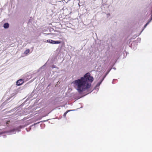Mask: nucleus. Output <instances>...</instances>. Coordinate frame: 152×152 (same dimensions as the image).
Instances as JSON below:
<instances>
[{"label": "nucleus", "instance_id": "f257e3e1", "mask_svg": "<svg viewBox=\"0 0 152 152\" xmlns=\"http://www.w3.org/2000/svg\"><path fill=\"white\" fill-rule=\"evenodd\" d=\"M94 80L93 77L89 72L86 73L80 79L73 81L72 83L77 86L78 91L81 93L83 91L89 88Z\"/></svg>", "mask_w": 152, "mask_h": 152}, {"label": "nucleus", "instance_id": "f03ea898", "mask_svg": "<svg viewBox=\"0 0 152 152\" xmlns=\"http://www.w3.org/2000/svg\"><path fill=\"white\" fill-rule=\"evenodd\" d=\"M47 42L52 44H60L61 42L59 41H56L51 39H48L47 40Z\"/></svg>", "mask_w": 152, "mask_h": 152}, {"label": "nucleus", "instance_id": "7ed1b4c3", "mask_svg": "<svg viewBox=\"0 0 152 152\" xmlns=\"http://www.w3.org/2000/svg\"><path fill=\"white\" fill-rule=\"evenodd\" d=\"M23 83V80L21 79H20L18 80L16 82V85L18 86H20Z\"/></svg>", "mask_w": 152, "mask_h": 152}, {"label": "nucleus", "instance_id": "20e7f679", "mask_svg": "<svg viewBox=\"0 0 152 152\" xmlns=\"http://www.w3.org/2000/svg\"><path fill=\"white\" fill-rule=\"evenodd\" d=\"M9 27V24L8 23H6L4 24V27L5 28H7Z\"/></svg>", "mask_w": 152, "mask_h": 152}, {"label": "nucleus", "instance_id": "39448f33", "mask_svg": "<svg viewBox=\"0 0 152 152\" xmlns=\"http://www.w3.org/2000/svg\"><path fill=\"white\" fill-rule=\"evenodd\" d=\"M30 52V50L28 49L26 50L24 52V53L26 54H27Z\"/></svg>", "mask_w": 152, "mask_h": 152}, {"label": "nucleus", "instance_id": "423d86ee", "mask_svg": "<svg viewBox=\"0 0 152 152\" xmlns=\"http://www.w3.org/2000/svg\"><path fill=\"white\" fill-rule=\"evenodd\" d=\"M70 110H68L66 111L64 114L63 116L64 117H65L66 116V115L67 113Z\"/></svg>", "mask_w": 152, "mask_h": 152}, {"label": "nucleus", "instance_id": "0eeeda50", "mask_svg": "<svg viewBox=\"0 0 152 152\" xmlns=\"http://www.w3.org/2000/svg\"><path fill=\"white\" fill-rule=\"evenodd\" d=\"M152 20V16H151V19H149L148 20V22H147L149 24V23Z\"/></svg>", "mask_w": 152, "mask_h": 152}, {"label": "nucleus", "instance_id": "6e6552de", "mask_svg": "<svg viewBox=\"0 0 152 152\" xmlns=\"http://www.w3.org/2000/svg\"><path fill=\"white\" fill-rule=\"evenodd\" d=\"M148 24V23H147L144 26V28H145Z\"/></svg>", "mask_w": 152, "mask_h": 152}]
</instances>
